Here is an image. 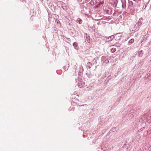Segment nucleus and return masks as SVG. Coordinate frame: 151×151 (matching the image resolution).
Listing matches in <instances>:
<instances>
[{"label":"nucleus","mask_w":151,"mask_h":151,"mask_svg":"<svg viewBox=\"0 0 151 151\" xmlns=\"http://www.w3.org/2000/svg\"><path fill=\"white\" fill-rule=\"evenodd\" d=\"M80 83H79L78 84V86H80Z\"/></svg>","instance_id":"0eeeda50"},{"label":"nucleus","mask_w":151,"mask_h":151,"mask_svg":"<svg viewBox=\"0 0 151 151\" xmlns=\"http://www.w3.org/2000/svg\"><path fill=\"white\" fill-rule=\"evenodd\" d=\"M140 52H142V51H141Z\"/></svg>","instance_id":"6e6552de"},{"label":"nucleus","mask_w":151,"mask_h":151,"mask_svg":"<svg viewBox=\"0 0 151 151\" xmlns=\"http://www.w3.org/2000/svg\"><path fill=\"white\" fill-rule=\"evenodd\" d=\"M112 36H111L108 37H107L106 38V40H107V41H111L113 38H112Z\"/></svg>","instance_id":"f03ea898"},{"label":"nucleus","mask_w":151,"mask_h":151,"mask_svg":"<svg viewBox=\"0 0 151 151\" xmlns=\"http://www.w3.org/2000/svg\"><path fill=\"white\" fill-rule=\"evenodd\" d=\"M116 51V49L115 48H112L111 50V52H114Z\"/></svg>","instance_id":"20e7f679"},{"label":"nucleus","mask_w":151,"mask_h":151,"mask_svg":"<svg viewBox=\"0 0 151 151\" xmlns=\"http://www.w3.org/2000/svg\"><path fill=\"white\" fill-rule=\"evenodd\" d=\"M77 45V44L76 42H74L73 44V45L75 47H76Z\"/></svg>","instance_id":"423d86ee"},{"label":"nucleus","mask_w":151,"mask_h":151,"mask_svg":"<svg viewBox=\"0 0 151 151\" xmlns=\"http://www.w3.org/2000/svg\"><path fill=\"white\" fill-rule=\"evenodd\" d=\"M114 37L115 40H118L121 39V36L120 34H117L115 35Z\"/></svg>","instance_id":"f257e3e1"},{"label":"nucleus","mask_w":151,"mask_h":151,"mask_svg":"<svg viewBox=\"0 0 151 151\" xmlns=\"http://www.w3.org/2000/svg\"><path fill=\"white\" fill-rule=\"evenodd\" d=\"M134 39H132L129 40V41L128 42V44L129 45H130L131 44L133 43V42H134Z\"/></svg>","instance_id":"7ed1b4c3"},{"label":"nucleus","mask_w":151,"mask_h":151,"mask_svg":"<svg viewBox=\"0 0 151 151\" xmlns=\"http://www.w3.org/2000/svg\"><path fill=\"white\" fill-rule=\"evenodd\" d=\"M77 23H78L81 24L82 22V20L81 19H79V20H78L77 21Z\"/></svg>","instance_id":"39448f33"}]
</instances>
